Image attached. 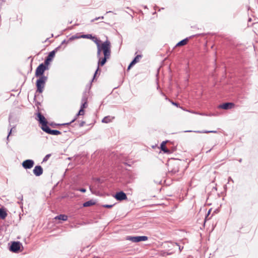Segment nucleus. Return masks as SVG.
<instances>
[{"instance_id":"f257e3e1","label":"nucleus","mask_w":258,"mask_h":258,"mask_svg":"<svg viewBox=\"0 0 258 258\" xmlns=\"http://www.w3.org/2000/svg\"><path fill=\"white\" fill-rule=\"evenodd\" d=\"M47 80V77L46 76H41L37 80L36 85L37 92L41 93L43 91Z\"/></svg>"},{"instance_id":"f03ea898","label":"nucleus","mask_w":258,"mask_h":258,"mask_svg":"<svg viewBox=\"0 0 258 258\" xmlns=\"http://www.w3.org/2000/svg\"><path fill=\"white\" fill-rule=\"evenodd\" d=\"M110 42L108 40H106L102 43L101 45V50L103 51L104 56H107L110 55Z\"/></svg>"},{"instance_id":"7ed1b4c3","label":"nucleus","mask_w":258,"mask_h":258,"mask_svg":"<svg viewBox=\"0 0 258 258\" xmlns=\"http://www.w3.org/2000/svg\"><path fill=\"white\" fill-rule=\"evenodd\" d=\"M126 240L131 241L133 242H138L140 241H144L148 240V237L146 236H127Z\"/></svg>"},{"instance_id":"20e7f679","label":"nucleus","mask_w":258,"mask_h":258,"mask_svg":"<svg viewBox=\"0 0 258 258\" xmlns=\"http://www.w3.org/2000/svg\"><path fill=\"white\" fill-rule=\"evenodd\" d=\"M46 66L43 63L39 64L36 69L35 76L36 77H40L41 76H45L43 75L44 71L46 70Z\"/></svg>"},{"instance_id":"39448f33","label":"nucleus","mask_w":258,"mask_h":258,"mask_svg":"<svg viewBox=\"0 0 258 258\" xmlns=\"http://www.w3.org/2000/svg\"><path fill=\"white\" fill-rule=\"evenodd\" d=\"M22 243L19 241H14L10 247V250L13 252H18L20 251Z\"/></svg>"},{"instance_id":"423d86ee","label":"nucleus","mask_w":258,"mask_h":258,"mask_svg":"<svg viewBox=\"0 0 258 258\" xmlns=\"http://www.w3.org/2000/svg\"><path fill=\"white\" fill-rule=\"evenodd\" d=\"M168 170L169 172H170L172 174H174L178 172L179 171V166L177 162L171 163L170 162L168 165Z\"/></svg>"},{"instance_id":"0eeeda50","label":"nucleus","mask_w":258,"mask_h":258,"mask_svg":"<svg viewBox=\"0 0 258 258\" xmlns=\"http://www.w3.org/2000/svg\"><path fill=\"white\" fill-rule=\"evenodd\" d=\"M37 117L38 118V120L39 121V123L41 124V129L43 130L45 126H48L47 121L46 120L44 116L40 112L38 113Z\"/></svg>"},{"instance_id":"6e6552de","label":"nucleus","mask_w":258,"mask_h":258,"mask_svg":"<svg viewBox=\"0 0 258 258\" xmlns=\"http://www.w3.org/2000/svg\"><path fill=\"white\" fill-rule=\"evenodd\" d=\"M59 47L60 46H58L49 52L44 61V63L46 65H48L49 63V62L51 61V60L54 57L55 52L57 51Z\"/></svg>"},{"instance_id":"1a4fd4ad","label":"nucleus","mask_w":258,"mask_h":258,"mask_svg":"<svg viewBox=\"0 0 258 258\" xmlns=\"http://www.w3.org/2000/svg\"><path fill=\"white\" fill-rule=\"evenodd\" d=\"M34 162L31 159H27L25 160L22 163V166L25 169H31L34 165Z\"/></svg>"},{"instance_id":"9d476101","label":"nucleus","mask_w":258,"mask_h":258,"mask_svg":"<svg viewBox=\"0 0 258 258\" xmlns=\"http://www.w3.org/2000/svg\"><path fill=\"white\" fill-rule=\"evenodd\" d=\"M109 57H110V56H104V58H103L101 60H100V58H99V60L98 63V67H97V69L96 72H95L92 81L95 78L96 74L97 73V72L99 70V66H103L106 63L107 59H108L109 58Z\"/></svg>"},{"instance_id":"9b49d317","label":"nucleus","mask_w":258,"mask_h":258,"mask_svg":"<svg viewBox=\"0 0 258 258\" xmlns=\"http://www.w3.org/2000/svg\"><path fill=\"white\" fill-rule=\"evenodd\" d=\"M115 198L118 201H122L127 199L126 194L123 191L117 192L114 196Z\"/></svg>"},{"instance_id":"f8f14e48","label":"nucleus","mask_w":258,"mask_h":258,"mask_svg":"<svg viewBox=\"0 0 258 258\" xmlns=\"http://www.w3.org/2000/svg\"><path fill=\"white\" fill-rule=\"evenodd\" d=\"M84 114V109L80 108L79 112L76 114L75 118L70 122L65 123H62V124H58V125H70L72 123L74 122L77 118L78 116L79 115H83Z\"/></svg>"},{"instance_id":"ddd939ff","label":"nucleus","mask_w":258,"mask_h":258,"mask_svg":"<svg viewBox=\"0 0 258 258\" xmlns=\"http://www.w3.org/2000/svg\"><path fill=\"white\" fill-rule=\"evenodd\" d=\"M45 133L50 134V135H60L61 133L59 131L57 130H51L48 126H45L44 129L43 130Z\"/></svg>"},{"instance_id":"4468645a","label":"nucleus","mask_w":258,"mask_h":258,"mask_svg":"<svg viewBox=\"0 0 258 258\" xmlns=\"http://www.w3.org/2000/svg\"><path fill=\"white\" fill-rule=\"evenodd\" d=\"M33 172L36 176H39L43 173V168L41 166L37 165L34 167Z\"/></svg>"},{"instance_id":"2eb2a0df","label":"nucleus","mask_w":258,"mask_h":258,"mask_svg":"<svg viewBox=\"0 0 258 258\" xmlns=\"http://www.w3.org/2000/svg\"><path fill=\"white\" fill-rule=\"evenodd\" d=\"M234 106V104L232 103H225L219 106V107L223 109H229L232 108Z\"/></svg>"},{"instance_id":"dca6fc26","label":"nucleus","mask_w":258,"mask_h":258,"mask_svg":"<svg viewBox=\"0 0 258 258\" xmlns=\"http://www.w3.org/2000/svg\"><path fill=\"white\" fill-rule=\"evenodd\" d=\"M7 213L5 209L0 208V217L2 219H5L7 216Z\"/></svg>"},{"instance_id":"f3484780","label":"nucleus","mask_w":258,"mask_h":258,"mask_svg":"<svg viewBox=\"0 0 258 258\" xmlns=\"http://www.w3.org/2000/svg\"><path fill=\"white\" fill-rule=\"evenodd\" d=\"M95 204V202L92 200L85 202L83 204V206L85 207H90Z\"/></svg>"},{"instance_id":"a211bd4d","label":"nucleus","mask_w":258,"mask_h":258,"mask_svg":"<svg viewBox=\"0 0 258 258\" xmlns=\"http://www.w3.org/2000/svg\"><path fill=\"white\" fill-rule=\"evenodd\" d=\"M166 142H163L161 144V149L164 153H170L169 150H168L165 146Z\"/></svg>"},{"instance_id":"6ab92c4d","label":"nucleus","mask_w":258,"mask_h":258,"mask_svg":"<svg viewBox=\"0 0 258 258\" xmlns=\"http://www.w3.org/2000/svg\"><path fill=\"white\" fill-rule=\"evenodd\" d=\"M55 219L62 221H66L68 219V216L66 215L60 214L55 217Z\"/></svg>"},{"instance_id":"aec40b11","label":"nucleus","mask_w":258,"mask_h":258,"mask_svg":"<svg viewBox=\"0 0 258 258\" xmlns=\"http://www.w3.org/2000/svg\"><path fill=\"white\" fill-rule=\"evenodd\" d=\"M142 55H137L134 59L132 61V65H135L136 63L139 61V59L142 58Z\"/></svg>"},{"instance_id":"412c9836","label":"nucleus","mask_w":258,"mask_h":258,"mask_svg":"<svg viewBox=\"0 0 258 258\" xmlns=\"http://www.w3.org/2000/svg\"><path fill=\"white\" fill-rule=\"evenodd\" d=\"M188 39L187 38H185L181 41H179L178 43H177L176 46H183L185 45L187 42H188Z\"/></svg>"},{"instance_id":"4be33fe9","label":"nucleus","mask_w":258,"mask_h":258,"mask_svg":"<svg viewBox=\"0 0 258 258\" xmlns=\"http://www.w3.org/2000/svg\"><path fill=\"white\" fill-rule=\"evenodd\" d=\"M113 118H111L110 116H105L102 119V122L103 123H107L111 122L112 120V119H113Z\"/></svg>"},{"instance_id":"5701e85b","label":"nucleus","mask_w":258,"mask_h":258,"mask_svg":"<svg viewBox=\"0 0 258 258\" xmlns=\"http://www.w3.org/2000/svg\"><path fill=\"white\" fill-rule=\"evenodd\" d=\"M194 132L195 133H201V134H204V133H206V134H208V133H217V131H194Z\"/></svg>"},{"instance_id":"b1692460","label":"nucleus","mask_w":258,"mask_h":258,"mask_svg":"<svg viewBox=\"0 0 258 258\" xmlns=\"http://www.w3.org/2000/svg\"><path fill=\"white\" fill-rule=\"evenodd\" d=\"M81 38H88V39H94V37H93L91 34L83 35L81 36Z\"/></svg>"},{"instance_id":"393cba45","label":"nucleus","mask_w":258,"mask_h":258,"mask_svg":"<svg viewBox=\"0 0 258 258\" xmlns=\"http://www.w3.org/2000/svg\"><path fill=\"white\" fill-rule=\"evenodd\" d=\"M95 40L94 41L96 43V44L97 45V48L98 47H101V44L100 43V40L98 39L97 38H95Z\"/></svg>"},{"instance_id":"a878e982","label":"nucleus","mask_w":258,"mask_h":258,"mask_svg":"<svg viewBox=\"0 0 258 258\" xmlns=\"http://www.w3.org/2000/svg\"><path fill=\"white\" fill-rule=\"evenodd\" d=\"M81 38V36H77V35H73V36H72L69 38V40L70 41H72V40H73L74 39H78V38Z\"/></svg>"},{"instance_id":"bb28decb","label":"nucleus","mask_w":258,"mask_h":258,"mask_svg":"<svg viewBox=\"0 0 258 258\" xmlns=\"http://www.w3.org/2000/svg\"><path fill=\"white\" fill-rule=\"evenodd\" d=\"M101 47L97 48V55L98 57L100 58V56L101 55Z\"/></svg>"},{"instance_id":"cd10ccee","label":"nucleus","mask_w":258,"mask_h":258,"mask_svg":"<svg viewBox=\"0 0 258 258\" xmlns=\"http://www.w3.org/2000/svg\"><path fill=\"white\" fill-rule=\"evenodd\" d=\"M51 156L50 154H47L46 155L45 157L43 158V162H46V161H47V160L48 159V158H49V157Z\"/></svg>"},{"instance_id":"c85d7f7f","label":"nucleus","mask_w":258,"mask_h":258,"mask_svg":"<svg viewBox=\"0 0 258 258\" xmlns=\"http://www.w3.org/2000/svg\"><path fill=\"white\" fill-rule=\"evenodd\" d=\"M114 205H103L102 206L103 207L107 208H112Z\"/></svg>"},{"instance_id":"c756f323","label":"nucleus","mask_w":258,"mask_h":258,"mask_svg":"<svg viewBox=\"0 0 258 258\" xmlns=\"http://www.w3.org/2000/svg\"><path fill=\"white\" fill-rule=\"evenodd\" d=\"M86 107H87V102H83V103L81 106V108L84 109V108H86Z\"/></svg>"},{"instance_id":"7c9ffc66","label":"nucleus","mask_w":258,"mask_h":258,"mask_svg":"<svg viewBox=\"0 0 258 258\" xmlns=\"http://www.w3.org/2000/svg\"><path fill=\"white\" fill-rule=\"evenodd\" d=\"M100 19H104V17L103 16H101V17H96L94 19L92 20V22H94V21L98 20H99Z\"/></svg>"},{"instance_id":"2f4dec72","label":"nucleus","mask_w":258,"mask_h":258,"mask_svg":"<svg viewBox=\"0 0 258 258\" xmlns=\"http://www.w3.org/2000/svg\"><path fill=\"white\" fill-rule=\"evenodd\" d=\"M87 98L86 96H83L82 98V102H87Z\"/></svg>"},{"instance_id":"473e14b6","label":"nucleus","mask_w":258,"mask_h":258,"mask_svg":"<svg viewBox=\"0 0 258 258\" xmlns=\"http://www.w3.org/2000/svg\"><path fill=\"white\" fill-rule=\"evenodd\" d=\"M85 124V122L84 121H81L80 123H79V126L80 127H82L84 125V124Z\"/></svg>"},{"instance_id":"72a5a7b5","label":"nucleus","mask_w":258,"mask_h":258,"mask_svg":"<svg viewBox=\"0 0 258 258\" xmlns=\"http://www.w3.org/2000/svg\"><path fill=\"white\" fill-rule=\"evenodd\" d=\"M78 190H79V191H80L81 192H85L86 191V189L85 188H83L78 189Z\"/></svg>"},{"instance_id":"f704fd0d","label":"nucleus","mask_w":258,"mask_h":258,"mask_svg":"<svg viewBox=\"0 0 258 258\" xmlns=\"http://www.w3.org/2000/svg\"><path fill=\"white\" fill-rule=\"evenodd\" d=\"M14 128V127H13V128H11V130H10V132H9V135H8V137H7V140H9V136H10V134H11L12 131V130H13V129Z\"/></svg>"},{"instance_id":"c9c22d12","label":"nucleus","mask_w":258,"mask_h":258,"mask_svg":"<svg viewBox=\"0 0 258 258\" xmlns=\"http://www.w3.org/2000/svg\"><path fill=\"white\" fill-rule=\"evenodd\" d=\"M175 245L176 246L178 247V248H179V251H181V250H182V249L183 248V247H182V248H180V246L179 245H178V244H177V243H175Z\"/></svg>"},{"instance_id":"e433bc0d","label":"nucleus","mask_w":258,"mask_h":258,"mask_svg":"<svg viewBox=\"0 0 258 258\" xmlns=\"http://www.w3.org/2000/svg\"><path fill=\"white\" fill-rule=\"evenodd\" d=\"M133 65H132V62L130 63L127 68V70H129Z\"/></svg>"},{"instance_id":"4c0bfd02","label":"nucleus","mask_w":258,"mask_h":258,"mask_svg":"<svg viewBox=\"0 0 258 258\" xmlns=\"http://www.w3.org/2000/svg\"><path fill=\"white\" fill-rule=\"evenodd\" d=\"M68 42H66V41L64 40L61 42V45L63 44L64 43H67Z\"/></svg>"},{"instance_id":"58836bf2","label":"nucleus","mask_w":258,"mask_h":258,"mask_svg":"<svg viewBox=\"0 0 258 258\" xmlns=\"http://www.w3.org/2000/svg\"><path fill=\"white\" fill-rule=\"evenodd\" d=\"M172 104L176 106H178V104L177 103H175V102H172Z\"/></svg>"},{"instance_id":"ea45409f","label":"nucleus","mask_w":258,"mask_h":258,"mask_svg":"<svg viewBox=\"0 0 258 258\" xmlns=\"http://www.w3.org/2000/svg\"><path fill=\"white\" fill-rule=\"evenodd\" d=\"M229 181L230 180H231L232 182H233V180L231 179V178L230 177H229V179H228Z\"/></svg>"},{"instance_id":"a19ab883","label":"nucleus","mask_w":258,"mask_h":258,"mask_svg":"<svg viewBox=\"0 0 258 258\" xmlns=\"http://www.w3.org/2000/svg\"><path fill=\"white\" fill-rule=\"evenodd\" d=\"M192 131H186L185 132H192Z\"/></svg>"},{"instance_id":"79ce46f5","label":"nucleus","mask_w":258,"mask_h":258,"mask_svg":"<svg viewBox=\"0 0 258 258\" xmlns=\"http://www.w3.org/2000/svg\"><path fill=\"white\" fill-rule=\"evenodd\" d=\"M210 213V210H209V211H208V214H207V216H208V215H209Z\"/></svg>"},{"instance_id":"37998d69","label":"nucleus","mask_w":258,"mask_h":258,"mask_svg":"<svg viewBox=\"0 0 258 258\" xmlns=\"http://www.w3.org/2000/svg\"><path fill=\"white\" fill-rule=\"evenodd\" d=\"M21 200H23V197L22 196H21Z\"/></svg>"},{"instance_id":"c03bdc74","label":"nucleus","mask_w":258,"mask_h":258,"mask_svg":"<svg viewBox=\"0 0 258 258\" xmlns=\"http://www.w3.org/2000/svg\"><path fill=\"white\" fill-rule=\"evenodd\" d=\"M111 11H108V12H106V14H107V13H111Z\"/></svg>"},{"instance_id":"a18cd8bd","label":"nucleus","mask_w":258,"mask_h":258,"mask_svg":"<svg viewBox=\"0 0 258 258\" xmlns=\"http://www.w3.org/2000/svg\"><path fill=\"white\" fill-rule=\"evenodd\" d=\"M249 21H251V19H249Z\"/></svg>"}]
</instances>
